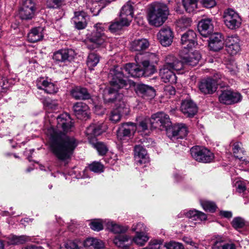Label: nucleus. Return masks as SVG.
<instances>
[{
	"label": "nucleus",
	"instance_id": "nucleus-12",
	"mask_svg": "<svg viewBox=\"0 0 249 249\" xmlns=\"http://www.w3.org/2000/svg\"><path fill=\"white\" fill-rule=\"evenodd\" d=\"M137 129L136 124L131 122L123 123L118 128L117 136L120 140H123L126 138L132 136Z\"/></svg>",
	"mask_w": 249,
	"mask_h": 249
},
{
	"label": "nucleus",
	"instance_id": "nucleus-58",
	"mask_svg": "<svg viewBox=\"0 0 249 249\" xmlns=\"http://www.w3.org/2000/svg\"><path fill=\"white\" fill-rule=\"evenodd\" d=\"M165 91L167 95H174L176 93V89L173 86H167L165 89Z\"/></svg>",
	"mask_w": 249,
	"mask_h": 249
},
{
	"label": "nucleus",
	"instance_id": "nucleus-2",
	"mask_svg": "<svg viewBox=\"0 0 249 249\" xmlns=\"http://www.w3.org/2000/svg\"><path fill=\"white\" fill-rule=\"evenodd\" d=\"M121 69L118 66H116L110 71L108 78L111 87L106 88L103 95L106 104L113 103L117 106L121 104V102H125L124 100V95L119 93L118 90L126 88L129 81L125 78Z\"/></svg>",
	"mask_w": 249,
	"mask_h": 249
},
{
	"label": "nucleus",
	"instance_id": "nucleus-38",
	"mask_svg": "<svg viewBox=\"0 0 249 249\" xmlns=\"http://www.w3.org/2000/svg\"><path fill=\"white\" fill-rule=\"evenodd\" d=\"M191 23L192 20L190 18L183 16L177 20L176 25L178 30H180L182 31L189 27L191 25Z\"/></svg>",
	"mask_w": 249,
	"mask_h": 249
},
{
	"label": "nucleus",
	"instance_id": "nucleus-11",
	"mask_svg": "<svg viewBox=\"0 0 249 249\" xmlns=\"http://www.w3.org/2000/svg\"><path fill=\"white\" fill-rule=\"evenodd\" d=\"M22 6L19 10L20 18L23 20L32 19L35 16V4L32 0L22 1Z\"/></svg>",
	"mask_w": 249,
	"mask_h": 249
},
{
	"label": "nucleus",
	"instance_id": "nucleus-56",
	"mask_svg": "<svg viewBox=\"0 0 249 249\" xmlns=\"http://www.w3.org/2000/svg\"><path fill=\"white\" fill-rule=\"evenodd\" d=\"M224 241L217 240L212 246V249H223Z\"/></svg>",
	"mask_w": 249,
	"mask_h": 249
},
{
	"label": "nucleus",
	"instance_id": "nucleus-64",
	"mask_svg": "<svg viewBox=\"0 0 249 249\" xmlns=\"http://www.w3.org/2000/svg\"><path fill=\"white\" fill-rule=\"evenodd\" d=\"M175 178L177 182H178V181H179L181 180L182 179H183V177L179 175L176 174L175 175Z\"/></svg>",
	"mask_w": 249,
	"mask_h": 249
},
{
	"label": "nucleus",
	"instance_id": "nucleus-25",
	"mask_svg": "<svg viewBox=\"0 0 249 249\" xmlns=\"http://www.w3.org/2000/svg\"><path fill=\"white\" fill-rule=\"evenodd\" d=\"M136 91L138 95L146 100L153 99L156 95L155 89L153 87L144 84L138 85Z\"/></svg>",
	"mask_w": 249,
	"mask_h": 249
},
{
	"label": "nucleus",
	"instance_id": "nucleus-7",
	"mask_svg": "<svg viewBox=\"0 0 249 249\" xmlns=\"http://www.w3.org/2000/svg\"><path fill=\"white\" fill-rule=\"evenodd\" d=\"M107 24L106 23H97L94 25L95 30L91 33L89 40L92 44L88 46L90 50H94L101 46L107 39L104 33Z\"/></svg>",
	"mask_w": 249,
	"mask_h": 249
},
{
	"label": "nucleus",
	"instance_id": "nucleus-50",
	"mask_svg": "<svg viewBox=\"0 0 249 249\" xmlns=\"http://www.w3.org/2000/svg\"><path fill=\"white\" fill-rule=\"evenodd\" d=\"M166 249H184L181 243L175 241H170L166 243L164 245Z\"/></svg>",
	"mask_w": 249,
	"mask_h": 249
},
{
	"label": "nucleus",
	"instance_id": "nucleus-22",
	"mask_svg": "<svg viewBox=\"0 0 249 249\" xmlns=\"http://www.w3.org/2000/svg\"><path fill=\"white\" fill-rule=\"evenodd\" d=\"M89 17L87 14L83 11H75L72 18L75 27L78 30L85 29L87 26Z\"/></svg>",
	"mask_w": 249,
	"mask_h": 249
},
{
	"label": "nucleus",
	"instance_id": "nucleus-15",
	"mask_svg": "<svg viewBox=\"0 0 249 249\" xmlns=\"http://www.w3.org/2000/svg\"><path fill=\"white\" fill-rule=\"evenodd\" d=\"M132 230L136 231V235L133 238V241L137 245L142 246L148 241L149 237L145 233L146 227L142 223H139L136 226L132 228Z\"/></svg>",
	"mask_w": 249,
	"mask_h": 249
},
{
	"label": "nucleus",
	"instance_id": "nucleus-51",
	"mask_svg": "<svg viewBox=\"0 0 249 249\" xmlns=\"http://www.w3.org/2000/svg\"><path fill=\"white\" fill-rule=\"evenodd\" d=\"M127 228L125 227L116 224L112 225L111 231L115 233H120L118 235L124 234Z\"/></svg>",
	"mask_w": 249,
	"mask_h": 249
},
{
	"label": "nucleus",
	"instance_id": "nucleus-62",
	"mask_svg": "<svg viewBox=\"0 0 249 249\" xmlns=\"http://www.w3.org/2000/svg\"><path fill=\"white\" fill-rule=\"evenodd\" d=\"M24 249H44L41 246H37L34 245H27L24 248Z\"/></svg>",
	"mask_w": 249,
	"mask_h": 249
},
{
	"label": "nucleus",
	"instance_id": "nucleus-27",
	"mask_svg": "<svg viewBox=\"0 0 249 249\" xmlns=\"http://www.w3.org/2000/svg\"><path fill=\"white\" fill-rule=\"evenodd\" d=\"M200 58V53L197 51H195L187 53L182 56L180 61L183 63V67L185 65L195 66L198 64Z\"/></svg>",
	"mask_w": 249,
	"mask_h": 249
},
{
	"label": "nucleus",
	"instance_id": "nucleus-13",
	"mask_svg": "<svg viewBox=\"0 0 249 249\" xmlns=\"http://www.w3.org/2000/svg\"><path fill=\"white\" fill-rule=\"evenodd\" d=\"M157 36L158 41L162 46L168 47L172 44L174 34L170 27H165L161 28Z\"/></svg>",
	"mask_w": 249,
	"mask_h": 249
},
{
	"label": "nucleus",
	"instance_id": "nucleus-43",
	"mask_svg": "<svg viewBox=\"0 0 249 249\" xmlns=\"http://www.w3.org/2000/svg\"><path fill=\"white\" fill-rule=\"evenodd\" d=\"M46 5L50 8H59L66 5L65 0H47Z\"/></svg>",
	"mask_w": 249,
	"mask_h": 249
},
{
	"label": "nucleus",
	"instance_id": "nucleus-18",
	"mask_svg": "<svg viewBox=\"0 0 249 249\" xmlns=\"http://www.w3.org/2000/svg\"><path fill=\"white\" fill-rule=\"evenodd\" d=\"M225 45L227 52L231 55L236 54L240 50V39L236 35L228 36Z\"/></svg>",
	"mask_w": 249,
	"mask_h": 249
},
{
	"label": "nucleus",
	"instance_id": "nucleus-54",
	"mask_svg": "<svg viewBox=\"0 0 249 249\" xmlns=\"http://www.w3.org/2000/svg\"><path fill=\"white\" fill-rule=\"evenodd\" d=\"M61 249H79V248L75 242L69 241L65 243L64 247H61Z\"/></svg>",
	"mask_w": 249,
	"mask_h": 249
},
{
	"label": "nucleus",
	"instance_id": "nucleus-45",
	"mask_svg": "<svg viewBox=\"0 0 249 249\" xmlns=\"http://www.w3.org/2000/svg\"><path fill=\"white\" fill-rule=\"evenodd\" d=\"M43 104L49 109L55 110L58 108V104L56 100H53L50 98H45L43 101Z\"/></svg>",
	"mask_w": 249,
	"mask_h": 249
},
{
	"label": "nucleus",
	"instance_id": "nucleus-26",
	"mask_svg": "<svg viewBox=\"0 0 249 249\" xmlns=\"http://www.w3.org/2000/svg\"><path fill=\"white\" fill-rule=\"evenodd\" d=\"M209 46L211 50L216 52L223 48L224 38L220 33L211 35L209 40Z\"/></svg>",
	"mask_w": 249,
	"mask_h": 249
},
{
	"label": "nucleus",
	"instance_id": "nucleus-19",
	"mask_svg": "<svg viewBox=\"0 0 249 249\" xmlns=\"http://www.w3.org/2000/svg\"><path fill=\"white\" fill-rule=\"evenodd\" d=\"M36 85L38 89H43L48 94H54L57 92L58 88L55 84L47 78L40 77L36 80Z\"/></svg>",
	"mask_w": 249,
	"mask_h": 249
},
{
	"label": "nucleus",
	"instance_id": "nucleus-57",
	"mask_svg": "<svg viewBox=\"0 0 249 249\" xmlns=\"http://www.w3.org/2000/svg\"><path fill=\"white\" fill-rule=\"evenodd\" d=\"M236 186L237 191L240 193L244 192L246 190V185L243 182H237Z\"/></svg>",
	"mask_w": 249,
	"mask_h": 249
},
{
	"label": "nucleus",
	"instance_id": "nucleus-10",
	"mask_svg": "<svg viewBox=\"0 0 249 249\" xmlns=\"http://www.w3.org/2000/svg\"><path fill=\"white\" fill-rule=\"evenodd\" d=\"M242 95L238 92H234L231 90L222 91L219 96V101L222 104L231 105L241 101Z\"/></svg>",
	"mask_w": 249,
	"mask_h": 249
},
{
	"label": "nucleus",
	"instance_id": "nucleus-61",
	"mask_svg": "<svg viewBox=\"0 0 249 249\" xmlns=\"http://www.w3.org/2000/svg\"><path fill=\"white\" fill-rule=\"evenodd\" d=\"M220 215L225 218H231L232 217V213L230 211H221Z\"/></svg>",
	"mask_w": 249,
	"mask_h": 249
},
{
	"label": "nucleus",
	"instance_id": "nucleus-9",
	"mask_svg": "<svg viewBox=\"0 0 249 249\" xmlns=\"http://www.w3.org/2000/svg\"><path fill=\"white\" fill-rule=\"evenodd\" d=\"M223 19L225 25L231 30H236L241 25V17L236 12L231 8H228L224 11Z\"/></svg>",
	"mask_w": 249,
	"mask_h": 249
},
{
	"label": "nucleus",
	"instance_id": "nucleus-35",
	"mask_svg": "<svg viewBox=\"0 0 249 249\" xmlns=\"http://www.w3.org/2000/svg\"><path fill=\"white\" fill-rule=\"evenodd\" d=\"M103 126L102 123L92 124L87 127L86 133L91 137L99 136L104 131Z\"/></svg>",
	"mask_w": 249,
	"mask_h": 249
},
{
	"label": "nucleus",
	"instance_id": "nucleus-31",
	"mask_svg": "<svg viewBox=\"0 0 249 249\" xmlns=\"http://www.w3.org/2000/svg\"><path fill=\"white\" fill-rule=\"evenodd\" d=\"M71 94L76 100H88L91 97L87 89L81 87H76L73 89Z\"/></svg>",
	"mask_w": 249,
	"mask_h": 249
},
{
	"label": "nucleus",
	"instance_id": "nucleus-52",
	"mask_svg": "<svg viewBox=\"0 0 249 249\" xmlns=\"http://www.w3.org/2000/svg\"><path fill=\"white\" fill-rule=\"evenodd\" d=\"M182 240L186 244L190 245L195 249H203L200 247V245L199 243L194 242L193 240L189 237L184 236L183 237Z\"/></svg>",
	"mask_w": 249,
	"mask_h": 249
},
{
	"label": "nucleus",
	"instance_id": "nucleus-41",
	"mask_svg": "<svg viewBox=\"0 0 249 249\" xmlns=\"http://www.w3.org/2000/svg\"><path fill=\"white\" fill-rule=\"evenodd\" d=\"M29 238L25 235H12L9 238V243L12 245L22 244L28 241Z\"/></svg>",
	"mask_w": 249,
	"mask_h": 249
},
{
	"label": "nucleus",
	"instance_id": "nucleus-40",
	"mask_svg": "<svg viewBox=\"0 0 249 249\" xmlns=\"http://www.w3.org/2000/svg\"><path fill=\"white\" fill-rule=\"evenodd\" d=\"M182 3L186 11L188 13L192 12L197 8V0H182Z\"/></svg>",
	"mask_w": 249,
	"mask_h": 249
},
{
	"label": "nucleus",
	"instance_id": "nucleus-14",
	"mask_svg": "<svg viewBox=\"0 0 249 249\" xmlns=\"http://www.w3.org/2000/svg\"><path fill=\"white\" fill-rule=\"evenodd\" d=\"M200 91L204 94H212L217 89V83L210 77L201 79L198 84Z\"/></svg>",
	"mask_w": 249,
	"mask_h": 249
},
{
	"label": "nucleus",
	"instance_id": "nucleus-49",
	"mask_svg": "<svg viewBox=\"0 0 249 249\" xmlns=\"http://www.w3.org/2000/svg\"><path fill=\"white\" fill-rule=\"evenodd\" d=\"M231 224L234 228L238 229L243 228L245 225V222L241 217H237L233 219Z\"/></svg>",
	"mask_w": 249,
	"mask_h": 249
},
{
	"label": "nucleus",
	"instance_id": "nucleus-39",
	"mask_svg": "<svg viewBox=\"0 0 249 249\" xmlns=\"http://www.w3.org/2000/svg\"><path fill=\"white\" fill-rule=\"evenodd\" d=\"M99 60L100 57L99 55L94 53H91L88 55L87 60V64L89 69H92L97 65Z\"/></svg>",
	"mask_w": 249,
	"mask_h": 249
},
{
	"label": "nucleus",
	"instance_id": "nucleus-33",
	"mask_svg": "<svg viewBox=\"0 0 249 249\" xmlns=\"http://www.w3.org/2000/svg\"><path fill=\"white\" fill-rule=\"evenodd\" d=\"M130 239L126 234L117 235L113 239V243L119 248V249H133L130 246L124 245V243Z\"/></svg>",
	"mask_w": 249,
	"mask_h": 249
},
{
	"label": "nucleus",
	"instance_id": "nucleus-8",
	"mask_svg": "<svg viewBox=\"0 0 249 249\" xmlns=\"http://www.w3.org/2000/svg\"><path fill=\"white\" fill-rule=\"evenodd\" d=\"M190 153L192 158L199 162L210 163L214 159L213 154L203 146H193L190 149Z\"/></svg>",
	"mask_w": 249,
	"mask_h": 249
},
{
	"label": "nucleus",
	"instance_id": "nucleus-46",
	"mask_svg": "<svg viewBox=\"0 0 249 249\" xmlns=\"http://www.w3.org/2000/svg\"><path fill=\"white\" fill-rule=\"evenodd\" d=\"M94 147L97 150L99 154L101 156L106 155L108 151L107 146L102 142H97L94 144Z\"/></svg>",
	"mask_w": 249,
	"mask_h": 249
},
{
	"label": "nucleus",
	"instance_id": "nucleus-47",
	"mask_svg": "<svg viewBox=\"0 0 249 249\" xmlns=\"http://www.w3.org/2000/svg\"><path fill=\"white\" fill-rule=\"evenodd\" d=\"M103 165L99 162H93L89 165V170L95 173H101L103 172Z\"/></svg>",
	"mask_w": 249,
	"mask_h": 249
},
{
	"label": "nucleus",
	"instance_id": "nucleus-21",
	"mask_svg": "<svg viewBox=\"0 0 249 249\" xmlns=\"http://www.w3.org/2000/svg\"><path fill=\"white\" fill-rule=\"evenodd\" d=\"M181 42L185 49H190L194 47L197 44L196 33L192 30L187 31L182 35Z\"/></svg>",
	"mask_w": 249,
	"mask_h": 249
},
{
	"label": "nucleus",
	"instance_id": "nucleus-17",
	"mask_svg": "<svg viewBox=\"0 0 249 249\" xmlns=\"http://www.w3.org/2000/svg\"><path fill=\"white\" fill-rule=\"evenodd\" d=\"M75 55V52L72 49H62L53 53V59L56 63L66 62L72 60Z\"/></svg>",
	"mask_w": 249,
	"mask_h": 249
},
{
	"label": "nucleus",
	"instance_id": "nucleus-48",
	"mask_svg": "<svg viewBox=\"0 0 249 249\" xmlns=\"http://www.w3.org/2000/svg\"><path fill=\"white\" fill-rule=\"evenodd\" d=\"M90 228L95 231H100L103 229L102 222L100 219H95L90 223Z\"/></svg>",
	"mask_w": 249,
	"mask_h": 249
},
{
	"label": "nucleus",
	"instance_id": "nucleus-36",
	"mask_svg": "<svg viewBox=\"0 0 249 249\" xmlns=\"http://www.w3.org/2000/svg\"><path fill=\"white\" fill-rule=\"evenodd\" d=\"M129 25L128 19L122 20L120 18L119 20H115L111 22L108 26V30L111 33H115L120 31L124 26Z\"/></svg>",
	"mask_w": 249,
	"mask_h": 249
},
{
	"label": "nucleus",
	"instance_id": "nucleus-30",
	"mask_svg": "<svg viewBox=\"0 0 249 249\" xmlns=\"http://www.w3.org/2000/svg\"><path fill=\"white\" fill-rule=\"evenodd\" d=\"M133 16V7L131 1H128L121 8L120 18L122 20L128 19V23L130 21Z\"/></svg>",
	"mask_w": 249,
	"mask_h": 249
},
{
	"label": "nucleus",
	"instance_id": "nucleus-5",
	"mask_svg": "<svg viewBox=\"0 0 249 249\" xmlns=\"http://www.w3.org/2000/svg\"><path fill=\"white\" fill-rule=\"evenodd\" d=\"M168 14V8L165 4L161 3H153L148 13L149 22L152 25L159 27L167 19Z\"/></svg>",
	"mask_w": 249,
	"mask_h": 249
},
{
	"label": "nucleus",
	"instance_id": "nucleus-37",
	"mask_svg": "<svg viewBox=\"0 0 249 249\" xmlns=\"http://www.w3.org/2000/svg\"><path fill=\"white\" fill-rule=\"evenodd\" d=\"M185 215L187 217L194 220H205L207 219V215L204 213L196 210H190L186 213Z\"/></svg>",
	"mask_w": 249,
	"mask_h": 249
},
{
	"label": "nucleus",
	"instance_id": "nucleus-59",
	"mask_svg": "<svg viewBox=\"0 0 249 249\" xmlns=\"http://www.w3.org/2000/svg\"><path fill=\"white\" fill-rule=\"evenodd\" d=\"M223 247V249H236L235 244L231 241L228 242L224 241Z\"/></svg>",
	"mask_w": 249,
	"mask_h": 249
},
{
	"label": "nucleus",
	"instance_id": "nucleus-29",
	"mask_svg": "<svg viewBox=\"0 0 249 249\" xmlns=\"http://www.w3.org/2000/svg\"><path fill=\"white\" fill-rule=\"evenodd\" d=\"M150 43L146 38L135 39L131 43L130 49L133 52H138L140 54L146 50L149 46Z\"/></svg>",
	"mask_w": 249,
	"mask_h": 249
},
{
	"label": "nucleus",
	"instance_id": "nucleus-3",
	"mask_svg": "<svg viewBox=\"0 0 249 249\" xmlns=\"http://www.w3.org/2000/svg\"><path fill=\"white\" fill-rule=\"evenodd\" d=\"M150 122L152 128H158L160 130H165L167 136L173 142L183 139L188 132L185 124L171 125L169 115L163 112H159L152 115Z\"/></svg>",
	"mask_w": 249,
	"mask_h": 249
},
{
	"label": "nucleus",
	"instance_id": "nucleus-28",
	"mask_svg": "<svg viewBox=\"0 0 249 249\" xmlns=\"http://www.w3.org/2000/svg\"><path fill=\"white\" fill-rule=\"evenodd\" d=\"M213 29V26L210 18L203 19L198 23V30L200 34L204 37L211 35Z\"/></svg>",
	"mask_w": 249,
	"mask_h": 249
},
{
	"label": "nucleus",
	"instance_id": "nucleus-42",
	"mask_svg": "<svg viewBox=\"0 0 249 249\" xmlns=\"http://www.w3.org/2000/svg\"><path fill=\"white\" fill-rule=\"evenodd\" d=\"M241 143L239 142H236L234 143L233 145V147L232 148L233 153L236 158L239 159L240 160L243 161L244 162H245V164H247L248 161L246 160L245 159L243 160V157L239 155L240 151H241V152L243 154H244L245 152V151L244 150L241 149Z\"/></svg>",
	"mask_w": 249,
	"mask_h": 249
},
{
	"label": "nucleus",
	"instance_id": "nucleus-16",
	"mask_svg": "<svg viewBox=\"0 0 249 249\" xmlns=\"http://www.w3.org/2000/svg\"><path fill=\"white\" fill-rule=\"evenodd\" d=\"M109 114V120L113 123H117L121 120L123 115H127L129 113V108L125 102H121V104L115 106Z\"/></svg>",
	"mask_w": 249,
	"mask_h": 249
},
{
	"label": "nucleus",
	"instance_id": "nucleus-1",
	"mask_svg": "<svg viewBox=\"0 0 249 249\" xmlns=\"http://www.w3.org/2000/svg\"><path fill=\"white\" fill-rule=\"evenodd\" d=\"M57 125L49 127L46 133L48 137V146L50 151L59 160L66 161L71 159L77 141L66 134L71 131L73 126L70 115L66 112L56 117Z\"/></svg>",
	"mask_w": 249,
	"mask_h": 249
},
{
	"label": "nucleus",
	"instance_id": "nucleus-24",
	"mask_svg": "<svg viewBox=\"0 0 249 249\" xmlns=\"http://www.w3.org/2000/svg\"><path fill=\"white\" fill-rule=\"evenodd\" d=\"M180 110L186 116L192 117L197 112V107L192 100H184L181 103Z\"/></svg>",
	"mask_w": 249,
	"mask_h": 249
},
{
	"label": "nucleus",
	"instance_id": "nucleus-44",
	"mask_svg": "<svg viewBox=\"0 0 249 249\" xmlns=\"http://www.w3.org/2000/svg\"><path fill=\"white\" fill-rule=\"evenodd\" d=\"M201 206L204 210L211 213H213L215 211L217 208L215 204L208 200H204L201 202Z\"/></svg>",
	"mask_w": 249,
	"mask_h": 249
},
{
	"label": "nucleus",
	"instance_id": "nucleus-55",
	"mask_svg": "<svg viewBox=\"0 0 249 249\" xmlns=\"http://www.w3.org/2000/svg\"><path fill=\"white\" fill-rule=\"evenodd\" d=\"M202 4L204 7L207 8H211L216 5L215 0H201Z\"/></svg>",
	"mask_w": 249,
	"mask_h": 249
},
{
	"label": "nucleus",
	"instance_id": "nucleus-23",
	"mask_svg": "<svg viewBox=\"0 0 249 249\" xmlns=\"http://www.w3.org/2000/svg\"><path fill=\"white\" fill-rule=\"evenodd\" d=\"M73 110L78 119L87 120L89 118V109L86 103L77 102L73 106Z\"/></svg>",
	"mask_w": 249,
	"mask_h": 249
},
{
	"label": "nucleus",
	"instance_id": "nucleus-4",
	"mask_svg": "<svg viewBox=\"0 0 249 249\" xmlns=\"http://www.w3.org/2000/svg\"><path fill=\"white\" fill-rule=\"evenodd\" d=\"M183 69V63L172 55H168L165 58V64L160 70V75L163 82L175 84L177 76L173 71H179Z\"/></svg>",
	"mask_w": 249,
	"mask_h": 249
},
{
	"label": "nucleus",
	"instance_id": "nucleus-63",
	"mask_svg": "<svg viewBox=\"0 0 249 249\" xmlns=\"http://www.w3.org/2000/svg\"><path fill=\"white\" fill-rule=\"evenodd\" d=\"M139 125L142 130H145L147 129V124L144 121L140 122Z\"/></svg>",
	"mask_w": 249,
	"mask_h": 249
},
{
	"label": "nucleus",
	"instance_id": "nucleus-20",
	"mask_svg": "<svg viewBox=\"0 0 249 249\" xmlns=\"http://www.w3.org/2000/svg\"><path fill=\"white\" fill-rule=\"evenodd\" d=\"M134 159L137 166H145L149 162V158L146 149L141 145H136L134 147Z\"/></svg>",
	"mask_w": 249,
	"mask_h": 249
},
{
	"label": "nucleus",
	"instance_id": "nucleus-53",
	"mask_svg": "<svg viewBox=\"0 0 249 249\" xmlns=\"http://www.w3.org/2000/svg\"><path fill=\"white\" fill-rule=\"evenodd\" d=\"M160 242L157 240H154L151 241L148 245L143 249H160Z\"/></svg>",
	"mask_w": 249,
	"mask_h": 249
},
{
	"label": "nucleus",
	"instance_id": "nucleus-6",
	"mask_svg": "<svg viewBox=\"0 0 249 249\" xmlns=\"http://www.w3.org/2000/svg\"><path fill=\"white\" fill-rule=\"evenodd\" d=\"M142 66L133 63L125 64L124 70L128 74V76L139 77H148L155 73V66L149 60H144L142 62Z\"/></svg>",
	"mask_w": 249,
	"mask_h": 249
},
{
	"label": "nucleus",
	"instance_id": "nucleus-60",
	"mask_svg": "<svg viewBox=\"0 0 249 249\" xmlns=\"http://www.w3.org/2000/svg\"><path fill=\"white\" fill-rule=\"evenodd\" d=\"M222 77V75L218 72H214L213 73V77H211L213 80H214L216 83H217L219 79H221Z\"/></svg>",
	"mask_w": 249,
	"mask_h": 249
},
{
	"label": "nucleus",
	"instance_id": "nucleus-34",
	"mask_svg": "<svg viewBox=\"0 0 249 249\" xmlns=\"http://www.w3.org/2000/svg\"><path fill=\"white\" fill-rule=\"evenodd\" d=\"M84 246L88 249H103L104 248V244L101 240L91 237L85 241Z\"/></svg>",
	"mask_w": 249,
	"mask_h": 249
},
{
	"label": "nucleus",
	"instance_id": "nucleus-32",
	"mask_svg": "<svg viewBox=\"0 0 249 249\" xmlns=\"http://www.w3.org/2000/svg\"><path fill=\"white\" fill-rule=\"evenodd\" d=\"M43 29L41 27L32 29L28 34V39L30 42L34 43L42 40L43 38Z\"/></svg>",
	"mask_w": 249,
	"mask_h": 249
}]
</instances>
